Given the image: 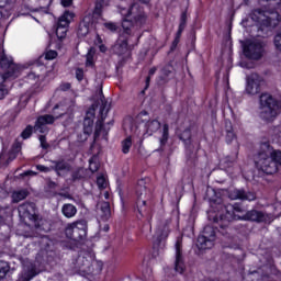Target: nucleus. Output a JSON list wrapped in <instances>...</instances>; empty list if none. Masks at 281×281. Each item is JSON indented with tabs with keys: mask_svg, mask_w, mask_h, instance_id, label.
<instances>
[{
	"mask_svg": "<svg viewBox=\"0 0 281 281\" xmlns=\"http://www.w3.org/2000/svg\"><path fill=\"white\" fill-rule=\"evenodd\" d=\"M139 128H142V125H139L135 128H132V133H133V135H136V137H140V135H142V130H139Z\"/></svg>",
	"mask_w": 281,
	"mask_h": 281,
	"instance_id": "3c124183",
	"label": "nucleus"
},
{
	"mask_svg": "<svg viewBox=\"0 0 281 281\" xmlns=\"http://www.w3.org/2000/svg\"><path fill=\"white\" fill-rule=\"evenodd\" d=\"M240 214H245V209L238 204H227L224 206L222 213L215 216L214 222L222 227V229H225L232 221H240L243 216Z\"/></svg>",
	"mask_w": 281,
	"mask_h": 281,
	"instance_id": "39448f33",
	"label": "nucleus"
},
{
	"mask_svg": "<svg viewBox=\"0 0 281 281\" xmlns=\"http://www.w3.org/2000/svg\"><path fill=\"white\" fill-rule=\"evenodd\" d=\"M36 170H40V172H52L53 167H45L43 165H37Z\"/></svg>",
	"mask_w": 281,
	"mask_h": 281,
	"instance_id": "a18cd8bd",
	"label": "nucleus"
},
{
	"mask_svg": "<svg viewBox=\"0 0 281 281\" xmlns=\"http://www.w3.org/2000/svg\"><path fill=\"white\" fill-rule=\"evenodd\" d=\"M131 146H133V139L128 136L122 142V153H124V155H128Z\"/></svg>",
	"mask_w": 281,
	"mask_h": 281,
	"instance_id": "2f4dec72",
	"label": "nucleus"
},
{
	"mask_svg": "<svg viewBox=\"0 0 281 281\" xmlns=\"http://www.w3.org/2000/svg\"><path fill=\"white\" fill-rule=\"evenodd\" d=\"M183 30H186V26H179L176 38H181V34H183Z\"/></svg>",
	"mask_w": 281,
	"mask_h": 281,
	"instance_id": "6e6d98bb",
	"label": "nucleus"
},
{
	"mask_svg": "<svg viewBox=\"0 0 281 281\" xmlns=\"http://www.w3.org/2000/svg\"><path fill=\"white\" fill-rule=\"evenodd\" d=\"M91 25H93V14L88 13L79 23V27L77 31L78 36H87V34H89Z\"/></svg>",
	"mask_w": 281,
	"mask_h": 281,
	"instance_id": "412c9836",
	"label": "nucleus"
},
{
	"mask_svg": "<svg viewBox=\"0 0 281 281\" xmlns=\"http://www.w3.org/2000/svg\"><path fill=\"white\" fill-rule=\"evenodd\" d=\"M42 12H45V14H49V8H41Z\"/></svg>",
	"mask_w": 281,
	"mask_h": 281,
	"instance_id": "052dcab7",
	"label": "nucleus"
},
{
	"mask_svg": "<svg viewBox=\"0 0 281 281\" xmlns=\"http://www.w3.org/2000/svg\"><path fill=\"white\" fill-rule=\"evenodd\" d=\"M191 134H190V130H186L181 135H180V139H182L183 142H188V139H190Z\"/></svg>",
	"mask_w": 281,
	"mask_h": 281,
	"instance_id": "de8ad7c7",
	"label": "nucleus"
},
{
	"mask_svg": "<svg viewBox=\"0 0 281 281\" xmlns=\"http://www.w3.org/2000/svg\"><path fill=\"white\" fill-rule=\"evenodd\" d=\"M76 19V13L74 11L66 10L59 18L56 29V36L59 41H63L67 36V27Z\"/></svg>",
	"mask_w": 281,
	"mask_h": 281,
	"instance_id": "4468645a",
	"label": "nucleus"
},
{
	"mask_svg": "<svg viewBox=\"0 0 281 281\" xmlns=\"http://www.w3.org/2000/svg\"><path fill=\"white\" fill-rule=\"evenodd\" d=\"M168 131H169V126L168 124H165L162 126V135L159 138L160 146H166V144H168V137H169Z\"/></svg>",
	"mask_w": 281,
	"mask_h": 281,
	"instance_id": "473e14b6",
	"label": "nucleus"
},
{
	"mask_svg": "<svg viewBox=\"0 0 281 281\" xmlns=\"http://www.w3.org/2000/svg\"><path fill=\"white\" fill-rule=\"evenodd\" d=\"M144 115H148V112L142 111V112L139 113V116H140V117H144Z\"/></svg>",
	"mask_w": 281,
	"mask_h": 281,
	"instance_id": "680f3d73",
	"label": "nucleus"
},
{
	"mask_svg": "<svg viewBox=\"0 0 281 281\" xmlns=\"http://www.w3.org/2000/svg\"><path fill=\"white\" fill-rule=\"evenodd\" d=\"M280 23V13L267 11V9H254L249 15L241 21L244 27L258 25L259 27H276Z\"/></svg>",
	"mask_w": 281,
	"mask_h": 281,
	"instance_id": "7ed1b4c3",
	"label": "nucleus"
},
{
	"mask_svg": "<svg viewBox=\"0 0 281 281\" xmlns=\"http://www.w3.org/2000/svg\"><path fill=\"white\" fill-rule=\"evenodd\" d=\"M97 186H98L99 190H104L108 186L106 178H104V176H99L97 178Z\"/></svg>",
	"mask_w": 281,
	"mask_h": 281,
	"instance_id": "c9c22d12",
	"label": "nucleus"
},
{
	"mask_svg": "<svg viewBox=\"0 0 281 281\" xmlns=\"http://www.w3.org/2000/svg\"><path fill=\"white\" fill-rule=\"evenodd\" d=\"M40 144L41 147L44 148V150H47L49 148V144H47V138L45 137V135L40 136Z\"/></svg>",
	"mask_w": 281,
	"mask_h": 281,
	"instance_id": "79ce46f5",
	"label": "nucleus"
},
{
	"mask_svg": "<svg viewBox=\"0 0 281 281\" xmlns=\"http://www.w3.org/2000/svg\"><path fill=\"white\" fill-rule=\"evenodd\" d=\"M89 168H90L91 172H98V170L100 168V164L98 162V157L93 156L89 160Z\"/></svg>",
	"mask_w": 281,
	"mask_h": 281,
	"instance_id": "f704fd0d",
	"label": "nucleus"
},
{
	"mask_svg": "<svg viewBox=\"0 0 281 281\" xmlns=\"http://www.w3.org/2000/svg\"><path fill=\"white\" fill-rule=\"evenodd\" d=\"M55 109H60V105H56Z\"/></svg>",
	"mask_w": 281,
	"mask_h": 281,
	"instance_id": "774afa93",
	"label": "nucleus"
},
{
	"mask_svg": "<svg viewBox=\"0 0 281 281\" xmlns=\"http://www.w3.org/2000/svg\"><path fill=\"white\" fill-rule=\"evenodd\" d=\"M104 2H97L94 7L93 14H97V16H100L102 14V8H104Z\"/></svg>",
	"mask_w": 281,
	"mask_h": 281,
	"instance_id": "ea45409f",
	"label": "nucleus"
},
{
	"mask_svg": "<svg viewBox=\"0 0 281 281\" xmlns=\"http://www.w3.org/2000/svg\"><path fill=\"white\" fill-rule=\"evenodd\" d=\"M9 273H14V269L10 268V262L0 260V281L5 280Z\"/></svg>",
	"mask_w": 281,
	"mask_h": 281,
	"instance_id": "bb28decb",
	"label": "nucleus"
},
{
	"mask_svg": "<svg viewBox=\"0 0 281 281\" xmlns=\"http://www.w3.org/2000/svg\"><path fill=\"white\" fill-rule=\"evenodd\" d=\"M274 47L278 52H281V33L277 34L273 40Z\"/></svg>",
	"mask_w": 281,
	"mask_h": 281,
	"instance_id": "58836bf2",
	"label": "nucleus"
},
{
	"mask_svg": "<svg viewBox=\"0 0 281 281\" xmlns=\"http://www.w3.org/2000/svg\"><path fill=\"white\" fill-rule=\"evenodd\" d=\"M281 102H278L271 94L262 93L260 95L259 117L263 122H273L280 115Z\"/></svg>",
	"mask_w": 281,
	"mask_h": 281,
	"instance_id": "20e7f679",
	"label": "nucleus"
},
{
	"mask_svg": "<svg viewBox=\"0 0 281 281\" xmlns=\"http://www.w3.org/2000/svg\"><path fill=\"white\" fill-rule=\"evenodd\" d=\"M53 164H55L53 170H55V172L59 176L63 175V172H69V170H71V167L69 164L65 162V160L54 161Z\"/></svg>",
	"mask_w": 281,
	"mask_h": 281,
	"instance_id": "cd10ccee",
	"label": "nucleus"
},
{
	"mask_svg": "<svg viewBox=\"0 0 281 281\" xmlns=\"http://www.w3.org/2000/svg\"><path fill=\"white\" fill-rule=\"evenodd\" d=\"M25 175L27 176V175H36V173H34L32 171H27V172H25Z\"/></svg>",
	"mask_w": 281,
	"mask_h": 281,
	"instance_id": "338daca9",
	"label": "nucleus"
},
{
	"mask_svg": "<svg viewBox=\"0 0 281 281\" xmlns=\"http://www.w3.org/2000/svg\"><path fill=\"white\" fill-rule=\"evenodd\" d=\"M95 254L93 251H81L74 261V269L80 276H93L95 272Z\"/></svg>",
	"mask_w": 281,
	"mask_h": 281,
	"instance_id": "423d86ee",
	"label": "nucleus"
},
{
	"mask_svg": "<svg viewBox=\"0 0 281 281\" xmlns=\"http://www.w3.org/2000/svg\"><path fill=\"white\" fill-rule=\"evenodd\" d=\"M234 139H236V134H234V131L232 128L227 130L226 131V142H227V144H232Z\"/></svg>",
	"mask_w": 281,
	"mask_h": 281,
	"instance_id": "e433bc0d",
	"label": "nucleus"
},
{
	"mask_svg": "<svg viewBox=\"0 0 281 281\" xmlns=\"http://www.w3.org/2000/svg\"><path fill=\"white\" fill-rule=\"evenodd\" d=\"M172 69L173 68L170 65H167L161 69L159 76L160 82H168V78H170V76L172 75Z\"/></svg>",
	"mask_w": 281,
	"mask_h": 281,
	"instance_id": "c85d7f7f",
	"label": "nucleus"
},
{
	"mask_svg": "<svg viewBox=\"0 0 281 281\" xmlns=\"http://www.w3.org/2000/svg\"><path fill=\"white\" fill-rule=\"evenodd\" d=\"M109 225L108 224H105L104 226H103V232H109Z\"/></svg>",
	"mask_w": 281,
	"mask_h": 281,
	"instance_id": "e2e57ef3",
	"label": "nucleus"
},
{
	"mask_svg": "<svg viewBox=\"0 0 281 281\" xmlns=\"http://www.w3.org/2000/svg\"><path fill=\"white\" fill-rule=\"evenodd\" d=\"M248 278H258V271H252L248 274Z\"/></svg>",
	"mask_w": 281,
	"mask_h": 281,
	"instance_id": "13d9d810",
	"label": "nucleus"
},
{
	"mask_svg": "<svg viewBox=\"0 0 281 281\" xmlns=\"http://www.w3.org/2000/svg\"><path fill=\"white\" fill-rule=\"evenodd\" d=\"M180 40H181V38L176 37V38L173 40L172 47H177V45H179V41H180Z\"/></svg>",
	"mask_w": 281,
	"mask_h": 281,
	"instance_id": "bf43d9fd",
	"label": "nucleus"
},
{
	"mask_svg": "<svg viewBox=\"0 0 281 281\" xmlns=\"http://www.w3.org/2000/svg\"><path fill=\"white\" fill-rule=\"evenodd\" d=\"M104 27H106V30H110V32H117V24L114 22L104 23Z\"/></svg>",
	"mask_w": 281,
	"mask_h": 281,
	"instance_id": "a19ab883",
	"label": "nucleus"
},
{
	"mask_svg": "<svg viewBox=\"0 0 281 281\" xmlns=\"http://www.w3.org/2000/svg\"><path fill=\"white\" fill-rule=\"evenodd\" d=\"M45 59L46 60H54V58L58 57V53L56 50H47L45 54Z\"/></svg>",
	"mask_w": 281,
	"mask_h": 281,
	"instance_id": "4c0bfd02",
	"label": "nucleus"
},
{
	"mask_svg": "<svg viewBox=\"0 0 281 281\" xmlns=\"http://www.w3.org/2000/svg\"><path fill=\"white\" fill-rule=\"evenodd\" d=\"M58 117L60 116H54L52 114H45L40 116L36 122L35 125H27L25 127V130L21 133V137L22 139H30V137H32V133H47L48 128H47V124H54V122H56V120H58Z\"/></svg>",
	"mask_w": 281,
	"mask_h": 281,
	"instance_id": "0eeeda50",
	"label": "nucleus"
},
{
	"mask_svg": "<svg viewBox=\"0 0 281 281\" xmlns=\"http://www.w3.org/2000/svg\"><path fill=\"white\" fill-rule=\"evenodd\" d=\"M60 3L63 8H71V5H74L72 1H61Z\"/></svg>",
	"mask_w": 281,
	"mask_h": 281,
	"instance_id": "5fc2aeb1",
	"label": "nucleus"
},
{
	"mask_svg": "<svg viewBox=\"0 0 281 281\" xmlns=\"http://www.w3.org/2000/svg\"><path fill=\"white\" fill-rule=\"evenodd\" d=\"M61 214L65 218H74L78 214V209L71 203H66L61 206Z\"/></svg>",
	"mask_w": 281,
	"mask_h": 281,
	"instance_id": "393cba45",
	"label": "nucleus"
},
{
	"mask_svg": "<svg viewBox=\"0 0 281 281\" xmlns=\"http://www.w3.org/2000/svg\"><path fill=\"white\" fill-rule=\"evenodd\" d=\"M82 176H80V170L75 171L72 173V181H78V179H80Z\"/></svg>",
	"mask_w": 281,
	"mask_h": 281,
	"instance_id": "864d4df0",
	"label": "nucleus"
},
{
	"mask_svg": "<svg viewBox=\"0 0 281 281\" xmlns=\"http://www.w3.org/2000/svg\"><path fill=\"white\" fill-rule=\"evenodd\" d=\"M75 75L79 82L85 79V70H82L81 68H77Z\"/></svg>",
	"mask_w": 281,
	"mask_h": 281,
	"instance_id": "c03bdc74",
	"label": "nucleus"
},
{
	"mask_svg": "<svg viewBox=\"0 0 281 281\" xmlns=\"http://www.w3.org/2000/svg\"><path fill=\"white\" fill-rule=\"evenodd\" d=\"M26 198H27V190H19L12 193L13 203H19L20 201H23V199H26Z\"/></svg>",
	"mask_w": 281,
	"mask_h": 281,
	"instance_id": "7c9ffc66",
	"label": "nucleus"
},
{
	"mask_svg": "<svg viewBox=\"0 0 281 281\" xmlns=\"http://www.w3.org/2000/svg\"><path fill=\"white\" fill-rule=\"evenodd\" d=\"M0 65L2 69H8L4 75L0 77L1 82H5L8 79L14 80V78H19L21 76V71H23V67L12 63V57H8L5 55V50H2L0 55Z\"/></svg>",
	"mask_w": 281,
	"mask_h": 281,
	"instance_id": "6e6552de",
	"label": "nucleus"
},
{
	"mask_svg": "<svg viewBox=\"0 0 281 281\" xmlns=\"http://www.w3.org/2000/svg\"><path fill=\"white\" fill-rule=\"evenodd\" d=\"M176 256L173 261V269L176 273H186V260L183 259V245L181 239H178L175 245Z\"/></svg>",
	"mask_w": 281,
	"mask_h": 281,
	"instance_id": "dca6fc26",
	"label": "nucleus"
},
{
	"mask_svg": "<svg viewBox=\"0 0 281 281\" xmlns=\"http://www.w3.org/2000/svg\"><path fill=\"white\" fill-rule=\"evenodd\" d=\"M20 218H29L30 221H35V227L37 229L45 231V221H36V205L34 203H24L18 207Z\"/></svg>",
	"mask_w": 281,
	"mask_h": 281,
	"instance_id": "ddd939ff",
	"label": "nucleus"
},
{
	"mask_svg": "<svg viewBox=\"0 0 281 281\" xmlns=\"http://www.w3.org/2000/svg\"><path fill=\"white\" fill-rule=\"evenodd\" d=\"M136 205L139 214L144 216L146 214V202L150 199V190L146 186V179L138 180L136 184Z\"/></svg>",
	"mask_w": 281,
	"mask_h": 281,
	"instance_id": "9d476101",
	"label": "nucleus"
},
{
	"mask_svg": "<svg viewBox=\"0 0 281 281\" xmlns=\"http://www.w3.org/2000/svg\"><path fill=\"white\" fill-rule=\"evenodd\" d=\"M38 276L36 265L30 260H24L22 263V271L19 276L18 281H31Z\"/></svg>",
	"mask_w": 281,
	"mask_h": 281,
	"instance_id": "f3484780",
	"label": "nucleus"
},
{
	"mask_svg": "<svg viewBox=\"0 0 281 281\" xmlns=\"http://www.w3.org/2000/svg\"><path fill=\"white\" fill-rule=\"evenodd\" d=\"M100 52H106V48L104 46H100Z\"/></svg>",
	"mask_w": 281,
	"mask_h": 281,
	"instance_id": "0e129e2a",
	"label": "nucleus"
},
{
	"mask_svg": "<svg viewBox=\"0 0 281 281\" xmlns=\"http://www.w3.org/2000/svg\"><path fill=\"white\" fill-rule=\"evenodd\" d=\"M19 153H21V143H15L10 151L9 161L16 159Z\"/></svg>",
	"mask_w": 281,
	"mask_h": 281,
	"instance_id": "72a5a7b5",
	"label": "nucleus"
},
{
	"mask_svg": "<svg viewBox=\"0 0 281 281\" xmlns=\"http://www.w3.org/2000/svg\"><path fill=\"white\" fill-rule=\"evenodd\" d=\"M187 21H188V14H187L186 12H183V13L181 14V19H180V24H179V26L186 27Z\"/></svg>",
	"mask_w": 281,
	"mask_h": 281,
	"instance_id": "09e8293b",
	"label": "nucleus"
},
{
	"mask_svg": "<svg viewBox=\"0 0 281 281\" xmlns=\"http://www.w3.org/2000/svg\"><path fill=\"white\" fill-rule=\"evenodd\" d=\"M98 216L101 221H108L111 218V204L109 202H100L97 205Z\"/></svg>",
	"mask_w": 281,
	"mask_h": 281,
	"instance_id": "5701e85b",
	"label": "nucleus"
},
{
	"mask_svg": "<svg viewBox=\"0 0 281 281\" xmlns=\"http://www.w3.org/2000/svg\"><path fill=\"white\" fill-rule=\"evenodd\" d=\"M12 216V209L9 206L0 207V225H3Z\"/></svg>",
	"mask_w": 281,
	"mask_h": 281,
	"instance_id": "c756f323",
	"label": "nucleus"
},
{
	"mask_svg": "<svg viewBox=\"0 0 281 281\" xmlns=\"http://www.w3.org/2000/svg\"><path fill=\"white\" fill-rule=\"evenodd\" d=\"M146 133H143L144 136L153 135V133H157L159 128H161V123L157 120L148 121L145 124Z\"/></svg>",
	"mask_w": 281,
	"mask_h": 281,
	"instance_id": "a878e982",
	"label": "nucleus"
},
{
	"mask_svg": "<svg viewBox=\"0 0 281 281\" xmlns=\"http://www.w3.org/2000/svg\"><path fill=\"white\" fill-rule=\"evenodd\" d=\"M245 220L255 223H271V221H273V215L262 211L251 210L245 214Z\"/></svg>",
	"mask_w": 281,
	"mask_h": 281,
	"instance_id": "a211bd4d",
	"label": "nucleus"
},
{
	"mask_svg": "<svg viewBox=\"0 0 281 281\" xmlns=\"http://www.w3.org/2000/svg\"><path fill=\"white\" fill-rule=\"evenodd\" d=\"M255 166L261 175H276L278 166H281V150H273L268 143L261 144L255 156Z\"/></svg>",
	"mask_w": 281,
	"mask_h": 281,
	"instance_id": "f257e3e1",
	"label": "nucleus"
},
{
	"mask_svg": "<svg viewBox=\"0 0 281 281\" xmlns=\"http://www.w3.org/2000/svg\"><path fill=\"white\" fill-rule=\"evenodd\" d=\"M87 221L79 220L66 226L65 234L70 240H85L87 238Z\"/></svg>",
	"mask_w": 281,
	"mask_h": 281,
	"instance_id": "1a4fd4ad",
	"label": "nucleus"
},
{
	"mask_svg": "<svg viewBox=\"0 0 281 281\" xmlns=\"http://www.w3.org/2000/svg\"><path fill=\"white\" fill-rule=\"evenodd\" d=\"M120 14L123 16L122 27L124 30V34H131V27H143L146 25V21H148V16L144 9L139 7V3L134 2L130 8L124 5V2L117 5Z\"/></svg>",
	"mask_w": 281,
	"mask_h": 281,
	"instance_id": "f03ea898",
	"label": "nucleus"
},
{
	"mask_svg": "<svg viewBox=\"0 0 281 281\" xmlns=\"http://www.w3.org/2000/svg\"><path fill=\"white\" fill-rule=\"evenodd\" d=\"M113 49L115 54L122 56V54H126L128 52V42L126 41V38H124V36L121 35L116 41Z\"/></svg>",
	"mask_w": 281,
	"mask_h": 281,
	"instance_id": "b1692460",
	"label": "nucleus"
},
{
	"mask_svg": "<svg viewBox=\"0 0 281 281\" xmlns=\"http://www.w3.org/2000/svg\"><path fill=\"white\" fill-rule=\"evenodd\" d=\"M156 72H157V68H156V67L149 69V76H148L147 79H146V82H147V83L150 82V77H151V76H155Z\"/></svg>",
	"mask_w": 281,
	"mask_h": 281,
	"instance_id": "603ef678",
	"label": "nucleus"
},
{
	"mask_svg": "<svg viewBox=\"0 0 281 281\" xmlns=\"http://www.w3.org/2000/svg\"><path fill=\"white\" fill-rule=\"evenodd\" d=\"M86 67H93V55L91 53L87 55Z\"/></svg>",
	"mask_w": 281,
	"mask_h": 281,
	"instance_id": "49530a36",
	"label": "nucleus"
},
{
	"mask_svg": "<svg viewBox=\"0 0 281 281\" xmlns=\"http://www.w3.org/2000/svg\"><path fill=\"white\" fill-rule=\"evenodd\" d=\"M103 124H104V123H103L102 120L97 121V124H95V132H94L95 137L100 136V132L102 131Z\"/></svg>",
	"mask_w": 281,
	"mask_h": 281,
	"instance_id": "37998d69",
	"label": "nucleus"
},
{
	"mask_svg": "<svg viewBox=\"0 0 281 281\" xmlns=\"http://www.w3.org/2000/svg\"><path fill=\"white\" fill-rule=\"evenodd\" d=\"M215 240L216 229H214L213 226L207 225L204 227L202 235L198 237L196 247L200 249V251L212 249Z\"/></svg>",
	"mask_w": 281,
	"mask_h": 281,
	"instance_id": "f8f14e48",
	"label": "nucleus"
},
{
	"mask_svg": "<svg viewBox=\"0 0 281 281\" xmlns=\"http://www.w3.org/2000/svg\"><path fill=\"white\" fill-rule=\"evenodd\" d=\"M170 234V228L168 226H164V228H158L156 233V240L154 241V247L159 249H164L166 247V238H168V235Z\"/></svg>",
	"mask_w": 281,
	"mask_h": 281,
	"instance_id": "4be33fe9",
	"label": "nucleus"
},
{
	"mask_svg": "<svg viewBox=\"0 0 281 281\" xmlns=\"http://www.w3.org/2000/svg\"><path fill=\"white\" fill-rule=\"evenodd\" d=\"M265 79L258 74H251L246 78L245 93L247 95H258L262 88Z\"/></svg>",
	"mask_w": 281,
	"mask_h": 281,
	"instance_id": "2eb2a0df",
	"label": "nucleus"
},
{
	"mask_svg": "<svg viewBox=\"0 0 281 281\" xmlns=\"http://www.w3.org/2000/svg\"><path fill=\"white\" fill-rule=\"evenodd\" d=\"M228 198L232 201H256V193L254 192H247L245 190L240 189H233L228 192Z\"/></svg>",
	"mask_w": 281,
	"mask_h": 281,
	"instance_id": "6ab92c4d",
	"label": "nucleus"
},
{
	"mask_svg": "<svg viewBox=\"0 0 281 281\" xmlns=\"http://www.w3.org/2000/svg\"><path fill=\"white\" fill-rule=\"evenodd\" d=\"M95 120V109L90 108L83 120V133L85 135H91L93 133V121Z\"/></svg>",
	"mask_w": 281,
	"mask_h": 281,
	"instance_id": "aec40b11",
	"label": "nucleus"
},
{
	"mask_svg": "<svg viewBox=\"0 0 281 281\" xmlns=\"http://www.w3.org/2000/svg\"><path fill=\"white\" fill-rule=\"evenodd\" d=\"M265 54V43L260 40H248L244 44V55L250 60H260Z\"/></svg>",
	"mask_w": 281,
	"mask_h": 281,
	"instance_id": "9b49d317",
	"label": "nucleus"
},
{
	"mask_svg": "<svg viewBox=\"0 0 281 281\" xmlns=\"http://www.w3.org/2000/svg\"><path fill=\"white\" fill-rule=\"evenodd\" d=\"M36 78H38V76H36L35 72H30L26 77L27 80H36Z\"/></svg>",
	"mask_w": 281,
	"mask_h": 281,
	"instance_id": "4d7b16f0",
	"label": "nucleus"
},
{
	"mask_svg": "<svg viewBox=\"0 0 281 281\" xmlns=\"http://www.w3.org/2000/svg\"><path fill=\"white\" fill-rule=\"evenodd\" d=\"M8 95V89L5 87L0 86V100H3Z\"/></svg>",
	"mask_w": 281,
	"mask_h": 281,
	"instance_id": "8fccbe9b",
	"label": "nucleus"
},
{
	"mask_svg": "<svg viewBox=\"0 0 281 281\" xmlns=\"http://www.w3.org/2000/svg\"><path fill=\"white\" fill-rule=\"evenodd\" d=\"M104 199H109V192L104 193Z\"/></svg>",
	"mask_w": 281,
	"mask_h": 281,
	"instance_id": "69168bd1",
	"label": "nucleus"
}]
</instances>
